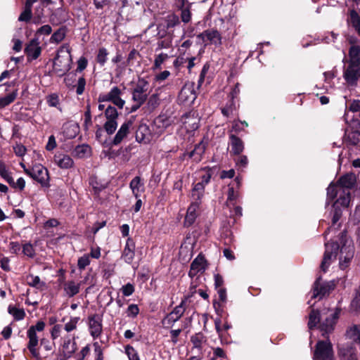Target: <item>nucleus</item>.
I'll use <instances>...</instances> for the list:
<instances>
[{
	"label": "nucleus",
	"mask_w": 360,
	"mask_h": 360,
	"mask_svg": "<svg viewBox=\"0 0 360 360\" xmlns=\"http://www.w3.org/2000/svg\"><path fill=\"white\" fill-rule=\"evenodd\" d=\"M191 341L195 348H200L202 343L205 341L202 333H198L191 336Z\"/></svg>",
	"instance_id": "43"
},
{
	"label": "nucleus",
	"mask_w": 360,
	"mask_h": 360,
	"mask_svg": "<svg viewBox=\"0 0 360 360\" xmlns=\"http://www.w3.org/2000/svg\"><path fill=\"white\" fill-rule=\"evenodd\" d=\"M108 51L105 48H101L98 50V55L96 56L97 62L101 65H103L108 59Z\"/></svg>",
	"instance_id": "51"
},
{
	"label": "nucleus",
	"mask_w": 360,
	"mask_h": 360,
	"mask_svg": "<svg viewBox=\"0 0 360 360\" xmlns=\"http://www.w3.org/2000/svg\"><path fill=\"white\" fill-rule=\"evenodd\" d=\"M7 183L14 189L20 191H22L25 186V181L22 177L18 178L16 181L11 177V181L9 180Z\"/></svg>",
	"instance_id": "44"
},
{
	"label": "nucleus",
	"mask_w": 360,
	"mask_h": 360,
	"mask_svg": "<svg viewBox=\"0 0 360 360\" xmlns=\"http://www.w3.org/2000/svg\"><path fill=\"white\" fill-rule=\"evenodd\" d=\"M198 37L202 38L204 41H207L215 46L221 44V34L215 29L206 30L200 34Z\"/></svg>",
	"instance_id": "21"
},
{
	"label": "nucleus",
	"mask_w": 360,
	"mask_h": 360,
	"mask_svg": "<svg viewBox=\"0 0 360 360\" xmlns=\"http://www.w3.org/2000/svg\"><path fill=\"white\" fill-rule=\"evenodd\" d=\"M323 258L321 264V269L323 272L327 271L332 261L336 258L339 245L336 242L326 243Z\"/></svg>",
	"instance_id": "10"
},
{
	"label": "nucleus",
	"mask_w": 360,
	"mask_h": 360,
	"mask_svg": "<svg viewBox=\"0 0 360 360\" xmlns=\"http://www.w3.org/2000/svg\"><path fill=\"white\" fill-rule=\"evenodd\" d=\"M79 288L80 284L73 281H68L64 286V290L70 297L77 295L79 292Z\"/></svg>",
	"instance_id": "35"
},
{
	"label": "nucleus",
	"mask_w": 360,
	"mask_h": 360,
	"mask_svg": "<svg viewBox=\"0 0 360 360\" xmlns=\"http://www.w3.org/2000/svg\"><path fill=\"white\" fill-rule=\"evenodd\" d=\"M57 165L63 169L70 168L73 165L72 159H58Z\"/></svg>",
	"instance_id": "63"
},
{
	"label": "nucleus",
	"mask_w": 360,
	"mask_h": 360,
	"mask_svg": "<svg viewBox=\"0 0 360 360\" xmlns=\"http://www.w3.org/2000/svg\"><path fill=\"white\" fill-rule=\"evenodd\" d=\"M22 252L29 257H33L35 255L34 249L31 243H25L22 246Z\"/></svg>",
	"instance_id": "60"
},
{
	"label": "nucleus",
	"mask_w": 360,
	"mask_h": 360,
	"mask_svg": "<svg viewBox=\"0 0 360 360\" xmlns=\"http://www.w3.org/2000/svg\"><path fill=\"white\" fill-rule=\"evenodd\" d=\"M64 83L70 89H73L75 88L77 95H82L85 89L86 79L84 77H80L76 83V75L69 74L65 77Z\"/></svg>",
	"instance_id": "13"
},
{
	"label": "nucleus",
	"mask_w": 360,
	"mask_h": 360,
	"mask_svg": "<svg viewBox=\"0 0 360 360\" xmlns=\"http://www.w3.org/2000/svg\"><path fill=\"white\" fill-rule=\"evenodd\" d=\"M46 101L49 106L58 108L59 97L56 94H52L48 96Z\"/></svg>",
	"instance_id": "57"
},
{
	"label": "nucleus",
	"mask_w": 360,
	"mask_h": 360,
	"mask_svg": "<svg viewBox=\"0 0 360 360\" xmlns=\"http://www.w3.org/2000/svg\"><path fill=\"white\" fill-rule=\"evenodd\" d=\"M338 354L341 360H358L356 349L352 344L340 346Z\"/></svg>",
	"instance_id": "20"
},
{
	"label": "nucleus",
	"mask_w": 360,
	"mask_h": 360,
	"mask_svg": "<svg viewBox=\"0 0 360 360\" xmlns=\"http://www.w3.org/2000/svg\"><path fill=\"white\" fill-rule=\"evenodd\" d=\"M139 306L136 304H131L128 306L126 314L128 317L134 319L139 314Z\"/></svg>",
	"instance_id": "53"
},
{
	"label": "nucleus",
	"mask_w": 360,
	"mask_h": 360,
	"mask_svg": "<svg viewBox=\"0 0 360 360\" xmlns=\"http://www.w3.org/2000/svg\"><path fill=\"white\" fill-rule=\"evenodd\" d=\"M199 205L200 204L194 202H191L189 205L184 219L185 226H190L195 222L198 216L197 211L199 208Z\"/></svg>",
	"instance_id": "27"
},
{
	"label": "nucleus",
	"mask_w": 360,
	"mask_h": 360,
	"mask_svg": "<svg viewBox=\"0 0 360 360\" xmlns=\"http://www.w3.org/2000/svg\"><path fill=\"white\" fill-rule=\"evenodd\" d=\"M206 269V260L203 255H198L191 264L188 275L193 278L199 273H203Z\"/></svg>",
	"instance_id": "19"
},
{
	"label": "nucleus",
	"mask_w": 360,
	"mask_h": 360,
	"mask_svg": "<svg viewBox=\"0 0 360 360\" xmlns=\"http://www.w3.org/2000/svg\"><path fill=\"white\" fill-rule=\"evenodd\" d=\"M346 232L340 233L341 243H343L340 251V267L342 269H346L354 257V248L350 241L345 239Z\"/></svg>",
	"instance_id": "5"
},
{
	"label": "nucleus",
	"mask_w": 360,
	"mask_h": 360,
	"mask_svg": "<svg viewBox=\"0 0 360 360\" xmlns=\"http://www.w3.org/2000/svg\"><path fill=\"white\" fill-rule=\"evenodd\" d=\"M17 91H13L12 93L6 95L4 97L0 98V109L8 105L13 103L17 96Z\"/></svg>",
	"instance_id": "40"
},
{
	"label": "nucleus",
	"mask_w": 360,
	"mask_h": 360,
	"mask_svg": "<svg viewBox=\"0 0 360 360\" xmlns=\"http://www.w3.org/2000/svg\"><path fill=\"white\" fill-rule=\"evenodd\" d=\"M350 307L353 311H360V286L356 290L355 297L351 302Z\"/></svg>",
	"instance_id": "45"
},
{
	"label": "nucleus",
	"mask_w": 360,
	"mask_h": 360,
	"mask_svg": "<svg viewBox=\"0 0 360 360\" xmlns=\"http://www.w3.org/2000/svg\"><path fill=\"white\" fill-rule=\"evenodd\" d=\"M345 63L360 66V46L353 45L349 50V58Z\"/></svg>",
	"instance_id": "28"
},
{
	"label": "nucleus",
	"mask_w": 360,
	"mask_h": 360,
	"mask_svg": "<svg viewBox=\"0 0 360 360\" xmlns=\"http://www.w3.org/2000/svg\"><path fill=\"white\" fill-rule=\"evenodd\" d=\"M135 288L133 284L128 283L123 285L121 288V291L124 296L129 297L134 292Z\"/></svg>",
	"instance_id": "58"
},
{
	"label": "nucleus",
	"mask_w": 360,
	"mask_h": 360,
	"mask_svg": "<svg viewBox=\"0 0 360 360\" xmlns=\"http://www.w3.org/2000/svg\"><path fill=\"white\" fill-rule=\"evenodd\" d=\"M44 328H45V323L42 321H39L36 323V325L30 326L29 328V329L27 330V332L32 333L34 332V334H37V331L38 332L43 331L44 330Z\"/></svg>",
	"instance_id": "59"
},
{
	"label": "nucleus",
	"mask_w": 360,
	"mask_h": 360,
	"mask_svg": "<svg viewBox=\"0 0 360 360\" xmlns=\"http://www.w3.org/2000/svg\"><path fill=\"white\" fill-rule=\"evenodd\" d=\"M184 127L186 130L195 131L198 128V123L195 121V118L189 119V120L184 122Z\"/></svg>",
	"instance_id": "61"
},
{
	"label": "nucleus",
	"mask_w": 360,
	"mask_h": 360,
	"mask_svg": "<svg viewBox=\"0 0 360 360\" xmlns=\"http://www.w3.org/2000/svg\"><path fill=\"white\" fill-rule=\"evenodd\" d=\"M196 98L194 83H186L179 94L178 101L182 105H190L193 103Z\"/></svg>",
	"instance_id": "11"
},
{
	"label": "nucleus",
	"mask_w": 360,
	"mask_h": 360,
	"mask_svg": "<svg viewBox=\"0 0 360 360\" xmlns=\"http://www.w3.org/2000/svg\"><path fill=\"white\" fill-rule=\"evenodd\" d=\"M79 321V317H71L70 321L65 324V330L67 331L68 333H70L75 330L77 328Z\"/></svg>",
	"instance_id": "50"
},
{
	"label": "nucleus",
	"mask_w": 360,
	"mask_h": 360,
	"mask_svg": "<svg viewBox=\"0 0 360 360\" xmlns=\"http://www.w3.org/2000/svg\"><path fill=\"white\" fill-rule=\"evenodd\" d=\"M27 336L29 339L27 345V349L30 351L32 357L37 360H40L41 356L39 352V348L37 347L39 344V339L37 334H34V332L32 333L27 331Z\"/></svg>",
	"instance_id": "23"
},
{
	"label": "nucleus",
	"mask_w": 360,
	"mask_h": 360,
	"mask_svg": "<svg viewBox=\"0 0 360 360\" xmlns=\"http://www.w3.org/2000/svg\"><path fill=\"white\" fill-rule=\"evenodd\" d=\"M25 53L28 60L37 59L41 53V46L37 38L32 39L25 48Z\"/></svg>",
	"instance_id": "16"
},
{
	"label": "nucleus",
	"mask_w": 360,
	"mask_h": 360,
	"mask_svg": "<svg viewBox=\"0 0 360 360\" xmlns=\"http://www.w3.org/2000/svg\"><path fill=\"white\" fill-rule=\"evenodd\" d=\"M90 345H86L85 347L82 348L79 353L77 355V360H84L86 356L89 354Z\"/></svg>",
	"instance_id": "64"
},
{
	"label": "nucleus",
	"mask_w": 360,
	"mask_h": 360,
	"mask_svg": "<svg viewBox=\"0 0 360 360\" xmlns=\"http://www.w3.org/2000/svg\"><path fill=\"white\" fill-rule=\"evenodd\" d=\"M75 336L66 335L63 338L62 353L65 359H70L75 353L77 349V345Z\"/></svg>",
	"instance_id": "15"
},
{
	"label": "nucleus",
	"mask_w": 360,
	"mask_h": 360,
	"mask_svg": "<svg viewBox=\"0 0 360 360\" xmlns=\"http://www.w3.org/2000/svg\"><path fill=\"white\" fill-rule=\"evenodd\" d=\"M342 77L349 86H356L360 79V66L345 63Z\"/></svg>",
	"instance_id": "9"
},
{
	"label": "nucleus",
	"mask_w": 360,
	"mask_h": 360,
	"mask_svg": "<svg viewBox=\"0 0 360 360\" xmlns=\"http://www.w3.org/2000/svg\"><path fill=\"white\" fill-rule=\"evenodd\" d=\"M314 360H333V346L329 341L319 340L316 345V349L313 354Z\"/></svg>",
	"instance_id": "6"
},
{
	"label": "nucleus",
	"mask_w": 360,
	"mask_h": 360,
	"mask_svg": "<svg viewBox=\"0 0 360 360\" xmlns=\"http://www.w3.org/2000/svg\"><path fill=\"white\" fill-rule=\"evenodd\" d=\"M186 300H181V303L174 307V309L166 316L163 319L164 325H172L177 321L184 314L186 310Z\"/></svg>",
	"instance_id": "17"
},
{
	"label": "nucleus",
	"mask_w": 360,
	"mask_h": 360,
	"mask_svg": "<svg viewBox=\"0 0 360 360\" xmlns=\"http://www.w3.org/2000/svg\"><path fill=\"white\" fill-rule=\"evenodd\" d=\"M340 309L337 308L335 311L327 316L320 324L319 329L323 338H328V335L333 330L334 326L339 317Z\"/></svg>",
	"instance_id": "12"
},
{
	"label": "nucleus",
	"mask_w": 360,
	"mask_h": 360,
	"mask_svg": "<svg viewBox=\"0 0 360 360\" xmlns=\"http://www.w3.org/2000/svg\"><path fill=\"white\" fill-rule=\"evenodd\" d=\"M356 182V176L354 174H347L342 176L338 182L334 184L333 182L330 184L327 188V200L326 206L330 201L338 198L333 203V215L332 219V226H330L325 232V236L328 233L336 231L340 226V224L335 227L337 222L342 216V208H346L350 202V190L354 186Z\"/></svg>",
	"instance_id": "1"
},
{
	"label": "nucleus",
	"mask_w": 360,
	"mask_h": 360,
	"mask_svg": "<svg viewBox=\"0 0 360 360\" xmlns=\"http://www.w3.org/2000/svg\"><path fill=\"white\" fill-rule=\"evenodd\" d=\"M129 188L135 198H140L145 191L143 180L139 176H135L129 183Z\"/></svg>",
	"instance_id": "26"
},
{
	"label": "nucleus",
	"mask_w": 360,
	"mask_h": 360,
	"mask_svg": "<svg viewBox=\"0 0 360 360\" xmlns=\"http://www.w3.org/2000/svg\"><path fill=\"white\" fill-rule=\"evenodd\" d=\"M169 58L167 53H161L155 56L153 69H160L162 63Z\"/></svg>",
	"instance_id": "49"
},
{
	"label": "nucleus",
	"mask_w": 360,
	"mask_h": 360,
	"mask_svg": "<svg viewBox=\"0 0 360 360\" xmlns=\"http://www.w3.org/2000/svg\"><path fill=\"white\" fill-rule=\"evenodd\" d=\"M200 181L193 184L191 191V197L194 202L201 203V200L205 194V188L210 181L213 174V169L211 168H204L200 171Z\"/></svg>",
	"instance_id": "3"
},
{
	"label": "nucleus",
	"mask_w": 360,
	"mask_h": 360,
	"mask_svg": "<svg viewBox=\"0 0 360 360\" xmlns=\"http://www.w3.org/2000/svg\"><path fill=\"white\" fill-rule=\"evenodd\" d=\"M67 34V27L65 26H63L58 29L56 32L53 33L50 38V43L51 44H59L61 42L65 37Z\"/></svg>",
	"instance_id": "34"
},
{
	"label": "nucleus",
	"mask_w": 360,
	"mask_h": 360,
	"mask_svg": "<svg viewBox=\"0 0 360 360\" xmlns=\"http://www.w3.org/2000/svg\"><path fill=\"white\" fill-rule=\"evenodd\" d=\"M91 263L90 256L85 254L80 257L77 260V267L79 270H84Z\"/></svg>",
	"instance_id": "48"
},
{
	"label": "nucleus",
	"mask_w": 360,
	"mask_h": 360,
	"mask_svg": "<svg viewBox=\"0 0 360 360\" xmlns=\"http://www.w3.org/2000/svg\"><path fill=\"white\" fill-rule=\"evenodd\" d=\"M0 176L8 182L11 181V172L9 167L1 160H0Z\"/></svg>",
	"instance_id": "41"
},
{
	"label": "nucleus",
	"mask_w": 360,
	"mask_h": 360,
	"mask_svg": "<svg viewBox=\"0 0 360 360\" xmlns=\"http://www.w3.org/2000/svg\"><path fill=\"white\" fill-rule=\"evenodd\" d=\"M131 125V121H127L121 125L120 129L117 132L113 139V143L115 145L120 143L122 141V140L127 136Z\"/></svg>",
	"instance_id": "29"
},
{
	"label": "nucleus",
	"mask_w": 360,
	"mask_h": 360,
	"mask_svg": "<svg viewBox=\"0 0 360 360\" xmlns=\"http://www.w3.org/2000/svg\"><path fill=\"white\" fill-rule=\"evenodd\" d=\"M105 116L107 120H117L118 112L115 107L109 105L105 110Z\"/></svg>",
	"instance_id": "55"
},
{
	"label": "nucleus",
	"mask_w": 360,
	"mask_h": 360,
	"mask_svg": "<svg viewBox=\"0 0 360 360\" xmlns=\"http://www.w3.org/2000/svg\"><path fill=\"white\" fill-rule=\"evenodd\" d=\"M349 22L360 35V17L355 11H351Z\"/></svg>",
	"instance_id": "42"
},
{
	"label": "nucleus",
	"mask_w": 360,
	"mask_h": 360,
	"mask_svg": "<svg viewBox=\"0 0 360 360\" xmlns=\"http://www.w3.org/2000/svg\"><path fill=\"white\" fill-rule=\"evenodd\" d=\"M208 142V139L204 138L200 142L195 144L194 148L189 153L190 157L201 158L204 155Z\"/></svg>",
	"instance_id": "30"
},
{
	"label": "nucleus",
	"mask_w": 360,
	"mask_h": 360,
	"mask_svg": "<svg viewBox=\"0 0 360 360\" xmlns=\"http://www.w3.org/2000/svg\"><path fill=\"white\" fill-rule=\"evenodd\" d=\"M20 165L24 169L25 172L39 183L42 187L48 188L50 186L48 170L42 165L36 164L32 167H26L21 162Z\"/></svg>",
	"instance_id": "4"
},
{
	"label": "nucleus",
	"mask_w": 360,
	"mask_h": 360,
	"mask_svg": "<svg viewBox=\"0 0 360 360\" xmlns=\"http://www.w3.org/2000/svg\"><path fill=\"white\" fill-rule=\"evenodd\" d=\"M248 126L245 121L234 120L232 124L231 131L240 133L245 130Z\"/></svg>",
	"instance_id": "46"
},
{
	"label": "nucleus",
	"mask_w": 360,
	"mask_h": 360,
	"mask_svg": "<svg viewBox=\"0 0 360 360\" xmlns=\"http://www.w3.org/2000/svg\"><path fill=\"white\" fill-rule=\"evenodd\" d=\"M136 140L139 143H148L152 140V134L149 126L141 123L136 131Z\"/></svg>",
	"instance_id": "22"
},
{
	"label": "nucleus",
	"mask_w": 360,
	"mask_h": 360,
	"mask_svg": "<svg viewBox=\"0 0 360 360\" xmlns=\"http://www.w3.org/2000/svg\"><path fill=\"white\" fill-rule=\"evenodd\" d=\"M134 256L135 243L131 238H129L123 250L122 258L126 263L131 264L134 260Z\"/></svg>",
	"instance_id": "25"
},
{
	"label": "nucleus",
	"mask_w": 360,
	"mask_h": 360,
	"mask_svg": "<svg viewBox=\"0 0 360 360\" xmlns=\"http://www.w3.org/2000/svg\"><path fill=\"white\" fill-rule=\"evenodd\" d=\"M32 18V8L25 6L23 11L20 13L18 20L28 22Z\"/></svg>",
	"instance_id": "56"
},
{
	"label": "nucleus",
	"mask_w": 360,
	"mask_h": 360,
	"mask_svg": "<svg viewBox=\"0 0 360 360\" xmlns=\"http://www.w3.org/2000/svg\"><path fill=\"white\" fill-rule=\"evenodd\" d=\"M95 360H103V349L98 342L93 343Z\"/></svg>",
	"instance_id": "54"
},
{
	"label": "nucleus",
	"mask_w": 360,
	"mask_h": 360,
	"mask_svg": "<svg viewBox=\"0 0 360 360\" xmlns=\"http://www.w3.org/2000/svg\"><path fill=\"white\" fill-rule=\"evenodd\" d=\"M181 20L185 23L190 22L191 19V13L188 7L181 9Z\"/></svg>",
	"instance_id": "62"
},
{
	"label": "nucleus",
	"mask_w": 360,
	"mask_h": 360,
	"mask_svg": "<svg viewBox=\"0 0 360 360\" xmlns=\"http://www.w3.org/2000/svg\"><path fill=\"white\" fill-rule=\"evenodd\" d=\"M103 127L108 134H112L117 127V120H107Z\"/></svg>",
	"instance_id": "47"
},
{
	"label": "nucleus",
	"mask_w": 360,
	"mask_h": 360,
	"mask_svg": "<svg viewBox=\"0 0 360 360\" xmlns=\"http://www.w3.org/2000/svg\"><path fill=\"white\" fill-rule=\"evenodd\" d=\"M321 321V316L319 311L312 309L309 316L308 327L309 330L315 328Z\"/></svg>",
	"instance_id": "38"
},
{
	"label": "nucleus",
	"mask_w": 360,
	"mask_h": 360,
	"mask_svg": "<svg viewBox=\"0 0 360 360\" xmlns=\"http://www.w3.org/2000/svg\"><path fill=\"white\" fill-rule=\"evenodd\" d=\"M149 83L144 78H139L132 91V99L134 103L143 105L148 98Z\"/></svg>",
	"instance_id": "8"
},
{
	"label": "nucleus",
	"mask_w": 360,
	"mask_h": 360,
	"mask_svg": "<svg viewBox=\"0 0 360 360\" xmlns=\"http://www.w3.org/2000/svg\"><path fill=\"white\" fill-rule=\"evenodd\" d=\"M334 284L333 283H321V278H319L314 285V292L312 298L319 297L321 299L326 295L328 294L329 292L333 289Z\"/></svg>",
	"instance_id": "18"
},
{
	"label": "nucleus",
	"mask_w": 360,
	"mask_h": 360,
	"mask_svg": "<svg viewBox=\"0 0 360 360\" xmlns=\"http://www.w3.org/2000/svg\"><path fill=\"white\" fill-rule=\"evenodd\" d=\"M122 94V91L118 86H113L108 93L99 94L98 101L111 102L122 109L125 104V101L121 98Z\"/></svg>",
	"instance_id": "7"
},
{
	"label": "nucleus",
	"mask_w": 360,
	"mask_h": 360,
	"mask_svg": "<svg viewBox=\"0 0 360 360\" xmlns=\"http://www.w3.org/2000/svg\"><path fill=\"white\" fill-rule=\"evenodd\" d=\"M230 146L231 152L235 155H239L244 148L243 141L233 134L230 135Z\"/></svg>",
	"instance_id": "31"
},
{
	"label": "nucleus",
	"mask_w": 360,
	"mask_h": 360,
	"mask_svg": "<svg viewBox=\"0 0 360 360\" xmlns=\"http://www.w3.org/2000/svg\"><path fill=\"white\" fill-rule=\"evenodd\" d=\"M75 153L77 158H89L91 155V147L86 144L77 146L75 149Z\"/></svg>",
	"instance_id": "37"
},
{
	"label": "nucleus",
	"mask_w": 360,
	"mask_h": 360,
	"mask_svg": "<svg viewBox=\"0 0 360 360\" xmlns=\"http://www.w3.org/2000/svg\"><path fill=\"white\" fill-rule=\"evenodd\" d=\"M72 56L68 46L60 49L53 63V72L59 77L64 76L71 68Z\"/></svg>",
	"instance_id": "2"
},
{
	"label": "nucleus",
	"mask_w": 360,
	"mask_h": 360,
	"mask_svg": "<svg viewBox=\"0 0 360 360\" xmlns=\"http://www.w3.org/2000/svg\"><path fill=\"white\" fill-rule=\"evenodd\" d=\"M166 23L167 28L174 27L180 23L179 18L176 14L169 15L167 16Z\"/></svg>",
	"instance_id": "52"
},
{
	"label": "nucleus",
	"mask_w": 360,
	"mask_h": 360,
	"mask_svg": "<svg viewBox=\"0 0 360 360\" xmlns=\"http://www.w3.org/2000/svg\"><path fill=\"white\" fill-rule=\"evenodd\" d=\"M240 198V194L238 190H235L233 186H229L227 193V206H235Z\"/></svg>",
	"instance_id": "32"
},
{
	"label": "nucleus",
	"mask_w": 360,
	"mask_h": 360,
	"mask_svg": "<svg viewBox=\"0 0 360 360\" xmlns=\"http://www.w3.org/2000/svg\"><path fill=\"white\" fill-rule=\"evenodd\" d=\"M88 325L91 335L94 339L98 338L103 330L101 316L98 314L89 316L88 318Z\"/></svg>",
	"instance_id": "14"
},
{
	"label": "nucleus",
	"mask_w": 360,
	"mask_h": 360,
	"mask_svg": "<svg viewBox=\"0 0 360 360\" xmlns=\"http://www.w3.org/2000/svg\"><path fill=\"white\" fill-rule=\"evenodd\" d=\"M26 282L30 286L39 290H43L46 287V283L41 281L38 276H34L32 274L27 276Z\"/></svg>",
	"instance_id": "33"
},
{
	"label": "nucleus",
	"mask_w": 360,
	"mask_h": 360,
	"mask_svg": "<svg viewBox=\"0 0 360 360\" xmlns=\"http://www.w3.org/2000/svg\"><path fill=\"white\" fill-rule=\"evenodd\" d=\"M8 312L13 316L15 321H21L25 316V312L23 309L17 308L11 304L8 307Z\"/></svg>",
	"instance_id": "36"
},
{
	"label": "nucleus",
	"mask_w": 360,
	"mask_h": 360,
	"mask_svg": "<svg viewBox=\"0 0 360 360\" xmlns=\"http://www.w3.org/2000/svg\"><path fill=\"white\" fill-rule=\"evenodd\" d=\"M235 110H236L235 101L231 98L226 105L221 109L222 115L225 117H229L232 115Z\"/></svg>",
	"instance_id": "39"
},
{
	"label": "nucleus",
	"mask_w": 360,
	"mask_h": 360,
	"mask_svg": "<svg viewBox=\"0 0 360 360\" xmlns=\"http://www.w3.org/2000/svg\"><path fill=\"white\" fill-rule=\"evenodd\" d=\"M360 141V132L359 130L352 128L347 129L343 139V143L347 147L355 146Z\"/></svg>",
	"instance_id": "24"
}]
</instances>
